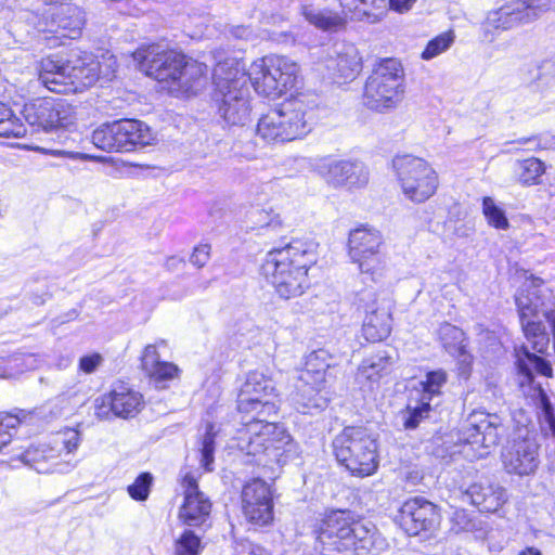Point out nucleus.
Instances as JSON below:
<instances>
[{"mask_svg":"<svg viewBox=\"0 0 555 555\" xmlns=\"http://www.w3.org/2000/svg\"><path fill=\"white\" fill-rule=\"evenodd\" d=\"M315 262L314 254L301 241L270 250L261 264L262 275L283 299L301 296L309 287L308 271Z\"/></svg>","mask_w":555,"mask_h":555,"instance_id":"nucleus-2","label":"nucleus"},{"mask_svg":"<svg viewBox=\"0 0 555 555\" xmlns=\"http://www.w3.org/2000/svg\"><path fill=\"white\" fill-rule=\"evenodd\" d=\"M517 166L518 181L526 186L539 184L545 172L544 163L535 157L518 162Z\"/></svg>","mask_w":555,"mask_h":555,"instance_id":"nucleus-38","label":"nucleus"},{"mask_svg":"<svg viewBox=\"0 0 555 555\" xmlns=\"http://www.w3.org/2000/svg\"><path fill=\"white\" fill-rule=\"evenodd\" d=\"M486 25L496 30H509L517 25L513 21L512 16L508 14L506 8L502 5L498 10H493L489 12L486 21Z\"/></svg>","mask_w":555,"mask_h":555,"instance_id":"nucleus-48","label":"nucleus"},{"mask_svg":"<svg viewBox=\"0 0 555 555\" xmlns=\"http://www.w3.org/2000/svg\"><path fill=\"white\" fill-rule=\"evenodd\" d=\"M447 379L448 376L443 370L428 372L425 379L420 382V387L415 388L418 398L430 403L435 397L441 395V388L446 385Z\"/></svg>","mask_w":555,"mask_h":555,"instance_id":"nucleus-36","label":"nucleus"},{"mask_svg":"<svg viewBox=\"0 0 555 555\" xmlns=\"http://www.w3.org/2000/svg\"><path fill=\"white\" fill-rule=\"evenodd\" d=\"M232 34L234 37L245 40H248L253 37V31L245 26H237L233 28Z\"/></svg>","mask_w":555,"mask_h":555,"instance_id":"nucleus-60","label":"nucleus"},{"mask_svg":"<svg viewBox=\"0 0 555 555\" xmlns=\"http://www.w3.org/2000/svg\"><path fill=\"white\" fill-rule=\"evenodd\" d=\"M49 154L55 157H63V158H69L73 160H94V162H101L103 160L102 157L93 156L86 153L80 152H73V151H66V150H50Z\"/></svg>","mask_w":555,"mask_h":555,"instance_id":"nucleus-56","label":"nucleus"},{"mask_svg":"<svg viewBox=\"0 0 555 555\" xmlns=\"http://www.w3.org/2000/svg\"><path fill=\"white\" fill-rule=\"evenodd\" d=\"M143 404V397L140 392L125 384H117L108 393L94 400V414L101 421L108 420L111 415L128 418L137 415Z\"/></svg>","mask_w":555,"mask_h":555,"instance_id":"nucleus-18","label":"nucleus"},{"mask_svg":"<svg viewBox=\"0 0 555 555\" xmlns=\"http://www.w3.org/2000/svg\"><path fill=\"white\" fill-rule=\"evenodd\" d=\"M313 171L334 190H359L367 185L370 172L360 160L321 157L313 164Z\"/></svg>","mask_w":555,"mask_h":555,"instance_id":"nucleus-14","label":"nucleus"},{"mask_svg":"<svg viewBox=\"0 0 555 555\" xmlns=\"http://www.w3.org/2000/svg\"><path fill=\"white\" fill-rule=\"evenodd\" d=\"M315 548L321 552L374 554L385 552L389 544L376 527L358 519L349 511H331L312 526Z\"/></svg>","mask_w":555,"mask_h":555,"instance_id":"nucleus-1","label":"nucleus"},{"mask_svg":"<svg viewBox=\"0 0 555 555\" xmlns=\"http://www.w3.org/2000/svg\"><path fill=\"white\" fill-rule=\"evenodd\" d=\"M33 412L20 410L16 414L7 413L0 415V450L10 443L12 439L11 429H15L23 423L33 418Z\"/></svg>","mask_w":555,"mask_h":555,"instance_id":"nucleus-40","label":"nucleus"},{"mask_svg":"<svg viewBox=\"0 0 555 555\" xmlns=\"http://www.w3.org/2000/svg\"><path fill=\"white\" fill-rule=\"evenodd\" d=\"M81 442V434L74 428H66L56 434L52 441V446H56L61 451L65 450L67 454L75 452Z\"/></svg>","mask_w":555,"mask_h":555,"instance_id":"nucleus-44","label":"nucleus"},{"mask_svg":"<svg viewBox=\"0 0 555 555\" xmlns=\"http://www.w3.org/2000/svg\"><path fill=\"white\" fill-rule=\"evenodd\" d=\"M3 108H8L7 106H0V118L3 117Z\"/></svg>","mask_w":555,"mask_h":555,"instance_id":"nucleus-64","label":"nucleus"},{"mask_svg":"<svg viewBox=\"0 0 555 555\" xmlns=\"http://www.w3.org/2000/svg\"><path fill=\"white\" fill-rule=\"evenodd\" d=\"M399 524L409 535L433 532L440 524L439 509L424 498L410 499L400 508Z\"/></svg>","mask_w":555,"mask_h":555,"instance_id":"nucleus-21","label":"nucleus"},{"mask_svg":"<svg viewBox=\"0 0 555 555\" xmlns=\"http://www.w3.org/2000/svg\"><path fill=\"white\" fill-rule=\"evenodd\" d=\"M400 189L411 202L424 203L437 192L439 177L423 158L403 155L393 159Z\"/></svg>","mask_w":555,"mask_h":555,"instance_id":"nucleus-11","label":"nucleus"},{"mask_svg":"<svg viewBox=\"0 0 555 555\" xmlns=\"http://www.w3.org/2000/svg\"><path fill=\"white\" fill-rule=\"evenodd\" d=\"M214 425L208 424L206 427L205 436L202 440L201 447V463L203 467L210 472L212 470L211 464L214 463V452H215V437L216 433L214 430Z\"/></svg>","mask_w":555,"mask_h":555,"instance_id":"nucleus-47","label":"nucleus"},{"mask_svg":"<svg viewBox=\"0 0 555 555\" xmlns=\"http://www.w3.org/2000/svg\"><path fill=\"white\" fill-rule=\"evenodd\" d=\"M166 346L165 340H159L155 344L147 345L142 353L141 364L146 375L154 382L171 380L179 375V367L168 361H162L158 348Z\"/></svg>","mask_w":555,"mask_h":555,"instance_id":"nucleus-28","label":"nucleus"},{"mask_svg":"<svg viewBox=\"0 0 555 555\" xmlns=\"http://www.w3.org/2000/svg\"><path fill=\"white\" fill-rule=\"evenodd\" d=\"M416 0H389L390 9L402 13L409 11Z\"/></svg>","mask_w":555,"mask_h":555,"instance_id":"nucleus-59","label":"nucleus"},{"mask_svg":"<svg viewBox=\"0 0 555 555\" xmlns=\"http://www.w3.org/2000/svg\"><path fill=\"white\" fill-rule=\"evenodd\" d=\"M516 357L519 371L529 379L531 378L533 371L546 377L552 376L553 370L550 362L534 353H531L527 347L517 349Z\"/></svg>","mask_w":555,"mask_h":555,"instance_id":"nucleus-33","label":"nucleus"},{"mask_svg":"<svg viewBox=\"0 0 555 555\" xmlns=\"http://www.w3.org/2000/svg\"><path fill=\"white\" fill-rule=\"evenodd\" d=\"M235 555H271L266 548L249 541H243L235 547Z\"/></svg>","mask_w":555,"mask_h":555,"instance_id":"nucleus-57","label":"nucleus"},{"mask_svg":"<svg viewBox=\"0 0 555 555\" xmlns=\"http://www.w3.org/2000/svg\"><path fill=\"white\" fill-rule=\"evenodd\" d=\"M153 477L149 473L141 474L135 481L128 487L130 496L134 500H145L150 493Z\"/></svg>","mask_w":555,"mask_h":555,"instance_id":"nucleus-50","label":"nucleus"},{"mask_svg":"<svg viewBox=\"0 0 555 555\" xmlns=\"http://www.w3.org/2000/svg\"><path fill=\"white\" fill-rule=\"evenodd\" d=\"M482 214L490 227L503 231L509 229V221L504 209L492 197L485 196L482 198Z\"/></svg>","mask_w":555,"mask_h":555,"instance_id":"nucleus-41","label":"nucleus"},{"mask_svg":"<svg viewBox=\"0 0 555 555\" xmlns=\"http://www.w3.org/2000/svg\"><path fill=\"white\" fill-rule=\"evenodd\" d=\"M20 360H21L20 358H14V359H12L10 362L14 363V366H18V363H17V362H18Z\"/></svg>","mask_w":555,"mask_h":555,"instance_id":"nucleus-63","label":"nucleus"},{"mask_svg":"<svg viewBox=\"0 0 555 555\" xmlns=\"http://www.w3.org/2000/svg\"><path fill=\"white\" fill-rule=\"evenodd\" d=\"M358 300L364 312L363 337L372 343L386 339L391 333L392 299L385 292L367 288L360 292Z\"/></svg>","mask_w":555,"mask_h":555,"instance_id":"nucleus-13","label":"nucleus"},{"mask_svg":"<svg viewBox=\"0 0 555 555\" xmlns=\"http://www.w3.org/2000/svg\"><path fill=\"white\" fill-rule=\"evenodd\" d=\"M454 34L447 31L430 40L422 52L423 60H431L447 51L454 42Z\"/></svg>","mask_w":555,"mask_h":555,"instance_id":"nucleus-43","label":"nucleus"},{"mask_svg":"<svg viewBox=\"0 0 555 555\" xmlns=\"http://www.w3.org/2000/svg\"><path fill=\"white\" fill-rule=\"evenodd\" d=\"M339 2L345 15L352 13L353 17L361 18L364 15H371V13L367 11L369 7L380 8L377 2L385 3V0H339Z\"/></svg>","mask_w":555,"mask_h":555,"instance_id":"nucleus-45","label":"nucleus"},{"mask_svg":"<svg viewBox=\"0 0 555 555\" xmlns=\"http://www.w3.org/2000/svg\"><path fill=\"white\" fill-rule=\"evenodd\" d=\"M541 430L545 436L555 437V415L553 413V408L544 393L541 395Z\"/></svg>","mask_w":555,"mask_h":555,"instance_id":"nucleus-49","label":"nucleus"},{"mask_svg":"<svg viewBox=\"0 0 555 555\" xmlns=\"http://www.w3.org/2000/svg\"><path fill=\"white\" fill-rule=\"evenodd\" d=\"M104 362L102 354L94 352L79 359L78 367L85 374L94 373Z\"/></svg>","mask_w":555,"mask_h":555,"instance_id":"nucleus-53","label":"nucleus"},{"mask_svg":"<svg viewBox=\"0 0 555 555\" xmlns=\"http://www.w3.org/2000/svg\"><path fill=\"white\" fill-rule=\"evenodd\" d=\"M201 539L191 530H185L176 542V555H198L201 552Z\"/></svg>","mask_w":555,"mask_h":555,"instance_id":"nucleus-46","label":"nucleus"},{"mask_svg":"<svg viewBox=\"0 0 555 555\" xmlns=\"http://www.w3.org/2000/svg\"><path fill=\"white\" fill-rule=\"evenodd\" d=\"M48 20L39 30L47 34L44 39L50 48L65 44L66 39H78L86 25V13L74 3H61L50 10Z\"/></svg>","mask_w":555,"mask_h":555,"instance_id":"nucleus-16","label":"nucleus"},{"mask_svg":"<svg viewBox=\"0 0 555 555\" xmlns=\"http://www.w3.org/2000/svg\"><path fill=\"white\" fill-rule=\"evenodd\" d=\"M118 133V121L102 125L93 131L92 143L106 152H121L122 145Z\"/></svg>","mask_w":555,"mask_h":555,"instance_id":"nucleus-35","label":"nucleus"},{"mask_svg":"<svg viewBox=\"0 0 555 555\" xmlns=\"http://www.w3.org/2000/svg\"><path fill=\"white\" fill-rule=\"evenodd\" d=\"M13 375H14V374H13V373H11V372H3V373H1V374H0V376H1V377H3V378H10V377H12Z\"/></svg>","mask_w":555,"mask_h":555,"instance_id":"nucleus-62","label":"nucleus"},{"mask_svg":"<svg viewBox=\"0 0 555 555\" xmlns=\"http://www.w3.org/2000/svg\"><path fill=\"white\" fill-rule=\"evenodd\" d=\"M13 113L10 108H3V117L0 118V137H18L22 133V127L13 119Z\"/></svg>","mask_w":555,"mask_h":555,"instance_id":"nucleus-51","label":"nucleus"},{"mask_svg":"<svg viewBox=\"0 0 555 555\" xmlns=\"http://www.w3.org/2000/svg\"><path fill=\"white\" fill-rule=\"evenodd\" d=\"M337 461L353 476L373 475L378 467L377 441L363 427H346L333 440Z\"/></svg>","mask_w":555,"mask_h":555,"instance_id":"nucleus-6","label":"nucleus"},{"mask_svg":"<svg viewBox=\"0 0 555 555\" xmlns=\"http://www.w3.org/2000/svg\"><path fill=\"white\" fill-rule=\"evenodd\" d=\"M63 111H66V112L63 113L62 115H61V113L57 114L56 119H54L55 129H59V128L68 129L76 124L77 113H76L75 106L65 102L63 105Z\"/></svg>","mask_w":555,"mask_h":555,"instance_id":"nucleus-54","label":"nucleus"},{"mask_svg":"<svg viewBox=\"0 0 555 555\" xmlns=\"http://www.w3.org/2000/svg\"><path fill=\"white\" fill-rule=\"evenodd\" d=\"M506 434V426L498 414L474 411L466 418L463 427V439L469 444L491 448L501 441Z\"/></svg>","mask_w":555,"mask_h":555,"instance_id":"nucleus-19","label":"nucleus"},{"mask_svg":"<svg viewBox=\"0 0 555 555\" xmlns=\"http://www.w3.org/2000/svg\"><path fill=\"white\" fill-rule=\"evenodd\" d=\"M219 113L231 125H243L250 113L249 89L244 64L235 59L217 64L214 73Z\"/></svg>","mask_w":555,"mask_h":555,"instance_id":"nucleus-4","label":"nucleus"},{"mask_svg":"<svg viewBox=\"0 0 555 555\" xmlns=\"http://www.w3.org/2000/svg\"><path fill=\"white\" fill-rule=\"evenodd\" d=\"M518 555H542V553L534 547H527L524 551L519 552Z\"/></svg>","mask_w":555,"mask_h":555,"instance_id":"nucleus-61","label":"nucleus"},{"mask_svg":"<svg viewBox=\"0 0 555 555\" xmlns=\"http://www.w3.org/2000/svg\"><path fill=\"white\" fill-rule=\"evenodd\" d=\"M184 489V500L179 508V520L190 527H197L206 522L211 513V501L198 489L196 478L185 473L181 482Z\"/></svg>","mask_w":555,"mask_h":555,"instance_id":"nucleus-22","label":"nucleus"},{"mask_svg":"<svg viewBox=\"0 0 555 555\" xmlns=\"http://www.w3.org/2000/svg\"><path fill=\"white\" fill-rule=\"evenodd\" d=\"M49 404L51 405L52 410H55L52 411L54 416H59L64 411L70 410L72 408L69 399L66 396H57L54 399H52Z\"/></svg>","mask_w":555,"mask_h":555,"instance_id":"nucleus-58","label":"nucleus"},{"mask_svg":"<svg viewBox=\"0 0 555 555\" xmlns=\"http://www.w3.org/2000/svg\"><path fill=\"white\" fill-rule=\"evenodd\" d=\"M276 396L273 380L259 371L246 375L237 393V410L251 416L269 417L276 414V406L271 401Z\"/></svg>","mask_w":555,"mask_h":555,"instance_id":"nucleus-15","label":"nucleus"},{"mask_svg":"<svg viewBox=\"0 0 555 555\" xmlns=\"http://www.w3.org/2000/svg\"><path fill=\"white\" fill-rule=\"evenodd\" d=\"M246 75L256 92L275 98L298 85L300 66L287 56L271 54L254 61Z\"/></svg>","mask_w":555,"mask_h":555,"instance_id":"nucleus-7","label":"nucleus"},{"mask_svg":"<svg viewBox=\"0 0 555 555\" xmlns=\"http://www.w3.org/2000/svg\"><path fill=\"white\" fill-rule=\"evenodd\" d=\"M133 60L146 76L158 81L176 82L178 72L183 63V54L173 50H160L158 46L139 49L132 54Z\"/></svg>","mask_w":555,"mask_h":555,"instance_id":"nucleus-17","label":"nucleus"},{"mask_svg":"<svg viewBox=\"0 0 555 555\" xmlns=\"http://www.w3.org/2000/svg\"><path fill=\"white\" fill-rule=\"evenodd\" d=\"M331 361V354L324 349L315 350L307 357L297 377L295 390L291 393V400L299 412L311 413L312 410H321L326 405V399L321 391L325 388Z\"/></svg>","mask_w":555,"mask_h":555,"instance_id":"nucleus-8","label":"nucleus"},{"mask_svg":"<svg viewBox=\"0 0 555 555\" xmlns=\"http://www.w3.org/2000/svg\"><path fill=\"white\" fill-rule=\"evenodd\" d=\"M64 101L44 99L26 107V119L31 125H37L44 130H54L57 114L63 111Z\"/></svg>","mask_w":555,"mask_h":555,"instance_id":"nucleus-31","label":"nucleus"},{"mask_svg":"<svg viewBox=\"0 0 555 555\" xmlns=\"http://www.w3.org/2000/svg\"><path fill=\"white\" fill-rule=\"evenodd\" d=\"M464 499L468 500L480 512L494 513L507 501V494L503 487L490 482H476L464 492Z\"/></svg>","mask_w":555,"mask_h":555,"instance_id":"nucleus-27","label":"nucleus"},{"mask_svg":"<svg viewBox=\"0 0 555 555\" xmlns=\"http://www.w3.org/2000/svg\"><path fill=\"white\" fill-rule=\"evenodd\" d=\"M211 247L208 244H199L194 247L190 261L197 268H203L210 259Z\"/></svg>","mask_w":555,"mask_h":555,"instance_id":"nucleus-55","label":"nucleus"},{"mask_svg":"<svg viewBox=\"0 0 555 555\" xmlns=\"http://www.w3.org/2000/svg\"><path fill=\"white\" fill-rule=\"evenodd\" d=\"M315 106L317 100L313 94L293 95L259 119L257 133L269 142L300 139L311 131L312 109Z\"/></svg>","mask_w":555,"mask_h":555,"instance_id":"nucleus-3","label":"nucleus"},{"mask_svg":"<svg viewBox=\"0 0 555 555\" xmlns=\"http://www.w3.org/2000/svg\"><path fill=\"white\" fill-rule=\"evenodd\" d=\"M508 14L518 26L538 20L551 10V0H512L504 4Z\"/></svg>","mask_w":555,"mask_h":555,"instance_id":"nucleus-30","label":"nucleus"},{"mask_svg":"<svg viewBox=\"0 0 555 555\" xmlns=\"http://www.w3.org/2000/svg\"><path fill=\"white\" fill-rule=\"evenodd\" d=\"M118 128L122 151H131L135 146L151 145L156 140L150 127L140 120H119Z\"/></svg>","mask_w":555,"mask_h":555,"instance_id":"nucleus-29","label":"nucleus"},{"mask_svg":"<svg viewBox=\"0 0 555 555\" xmlns=\"http://www.w3.org/2000/svg\"><path fill=\"white\" fill-rule=\"evenodd\" d=\"M331 361V354L324 349L315 350L307 357L297 377L295 390L291 393V400L299 412L311 413L312 410H321L326 405V399L321 391L325 388Z\"/></svg>","mask_w":555,"mask_h":555,"instance_id":"nucleus-9","label":"nucleus"},{"mask_svg":"<svg viewBox=\"0 0 555 555\" xmlns=\"http://www.w3.org/2000/svg\"><path fill=\"white\" fill-rule=\"evenodd\" d=\"M335 62L336 70L344 79H353L362 70V57L353 46L344 47Z\"/></svg>","mask_w":555,"mask_h":555,"instance_id":"nucleus-34","label":"nucleus"},{"mask_svg":"<svg viewBox=\"0 0 555 555\" xmlns=\"http://www.w3.org/2000/svg\"><path fill=\"white\" fill-rule=\"evenodd\" d=\"M502 461L509 474L528 476L539 466V446L533 438L524 437L509 443L502 453Z\"/></svg>","mask_w":555,"mask_h":555,"instance_id":"nucleus-23","label":"nucleus"},{"mask_svg":"<svg viewBox=\"0 0 555 555\" xmlns=\"http://www.w3.org/2000/svg\"><path fill=\"white\" fill-rule=\"evenodd\" d=\"M404 78L401 64L386 59L373 70L364 87V105L376 112L396 108L403 99Z\"/></svg>","mask_w":555,"mask_h":555,"instance_id":"nucleus-10","label":"nucleus"},{"mask_svg":"<svg viewBox=\"0 0 555 555\" xmlns=\"http://www.w3.org/2000/svg\"><path fill=\"white\" fill-rule=\"evenodd\" d=\"M238 431L237 448L263 464L280 463L285 452L293 449V438L284 426L268 422L263 416H251Z\"/></svg>","mask_w":555,"mask_h":555,"instance_id":"nucleus-5","label":"nucleus"},{"mask_svg":"<svg viewBox=\"0 0 555 555\" xmlns=\"http://www.w3.org/2000/svg\"><path fill=\"white\" fill-rule=\"evenodd\" d=\"M206 68L204 64L186 59L183 54V63L178 72L176 83L179 88L190 89L194 82L204 77Z\"/></svg>","mask_w":555,"mask_h":555,"instance_id":"nucleus-39","label":"nucleus"},{"mask_svg":"<svg viewBox=\"0 0 555 555\" xmlns=\"http://www.w3.org/2000/svg\"><path fill=\"white\" fill-rule=\"evenodd\" d=\"M40 82L55 93H75L66 60L55 55L41 59L37 65Z\"/></svg>","mask_w":555,"mask_h":555,"instance_id":"nucleus-26","label":"nucleus"},{"mask_svg":"<svg viewBox=\"0 0 555 555\" xmlns=\"http://www.w3.org/2000/svg\"><path fill=\"white\" fill-rule=\"evenodd\" d=\"M438 333L444 348L454 346L463 335L460 328L450 323H443L440 325Z\"/></svg>","mask_w":555,"mask_h":555,"instance_id":"nucleus-52","label":"nucleus"},{"mask_svg":"<svg viewBox=\"0 0 555 555\" xmlns=\"http://www.w3.org/2000/svg\"><path fill=\"white\" fill-rule=\"evenodd\" d=\"M302 15L310 24L322 30H335L343 27L347 18L344 13L322 10L312 4L302 5Z\"/></svg>","mask_w":555,"mask_h":555,"instance_id":"nucleus-32","label":"nucleus"},{"mask_svg":"<svg viewBox=\"0 0 555 555\" xmlns=\"http://www.w3.org/2000/svg\"><path fill=\"white\" fill-rule=\"evenodd\" d=\"M273 492L266 481L254 479L242 491V508L246 519L258 526L273 520Z\"/></svg>","mask_w":555,"mask_h":555,"instance_id":"nucleus-20","label":"nucleus"},{"mask_svg":"<svg viewBox=\"0 0 555 555\" xmlns=\"http://www.w3.org/2000/svg\"><path fill=\"white\" fill-rule=\"evenodd\" d=\"M21 461L39 474L66 473L74 464L61 459V449L52 443H39L27 448L20 456Z\"/></svg>","mask_w":555,"mask_h":555,"instance_id":"nucleus-24","label":"nucleus"},{"mask_svg":"<svg viewBox=\"0 0 555 555\" xmlns=\"http://www.w3.org/2000/svg\"><path fill=\"white\" fill-rule=\"evenodd\" d=\"M383 246L384 237L373 227L362 225L349 233L348 254L359 271L370 275L373 281L379 280L385 271Z\"/></svg>","mask_w":555,"mask_h":555,"instance_id":"nucleus-12","label":"nucleus"},{"mask_svg":"<svg viewBox=\"0 0 555 555\" xmlns=\"http://www.w3.org/2000/svg\"><path fill=\"white\" fill-rule=\"evenodd\" d=\"M416 401L415 405L409 404L405 412H403V426L405 429H415L429 415L430 403L420 398Z\"/></svg>","mask_w":555,"mask_h":555,"instance_id":"nucleus-42","label":"nucleus"},{"mask_svg":"<svg viewBox=\"0 0 555 555\" xmlns=\"http://www.w3.org/2000/svg\"><path fill=\"white\" fill-rule=\"evenodd\" d=\"M66 62L75 93L93 86L101 75L100 63L92 53L75 49Z\"/></svg>","mask_w":555,"mask_h":555,"instance_id":"nucleus-25","label":"nucleus"},{"mask_svg":"<svg viewBox=\"0 0 555 555\" xmlns=\"http://www.w3.org/2000/svg\"><path fill=\"white\" fill-rule=\"evenodd\" d=\"M391 364V359L385 353L375 354L364 359L358 369L359 376L376 382L378 378L387 372Z\"/></svg>","mask_w":555,"mask_h":555,"instance_id":"nucleus-37","label":"nucleus"}]
</instances>
